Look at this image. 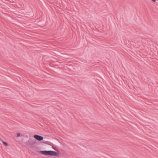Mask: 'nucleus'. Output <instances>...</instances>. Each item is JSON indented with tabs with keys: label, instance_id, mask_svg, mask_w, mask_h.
Wrapping results in <instances>:
<instances>
[{
	"label": "nucleus",
	"instance_id": "obj_1",
	"mask_svg": "<svg viewBox=\"0 0 158 158\" xmlns=\"http://www.w3.org/2000/svg\"><path fill=\"white\" fill-rule=\"evenodd\" d=\"M33 150L36 152L40 153L41 154L48 156H55L57 157L60 155L59 153L57 152L52 150L39 151L40 148L34 146L31 147Z\"/></svg>",
	"mask_w": 158,
	"mask_h": 158
},
{
	"label": "nucleus",
	"instance_id": "obj_2",
	"mask_svg": "<svg viewBox=\"0 0 158 158\" xmlns=\"http://www.w3.org/2000/svg\"><path fill=\"white\" fill-rule=\"evenodd\" d=\"M23 143L26 146L31 148H32L31 147H33L35 144L36 143L35 140H33L32 139L30 138L27 141L25 140L24 138L23 139Z\"/></svg>",
	"mask_w": 158,
	"mask_h": 158
},
{
	"label": "nucleus",
	"instance_id": "obj_3",
	"mask_svg": "<svg viewBox=\"0 0 158 158\" xmlns=\"http://www.w3.org/2000/svg\"><path fill=\"white\" fill-rule=\"evenodd\" d=\"M33 137L39 141H41L43 140L44 138L42 136L38 135H35Z\"/></svg>",
	"mask_w": 158,
	"mask_h": 158
},
{
	"label": "nucleus",
	"instance_id": "obj_4",
	"mask_svg": "<svg viewBox=\"0 0 158 158\" xmlns=\"http://www.w3.org/2000/svg\"><path fill=\"white\" fill-rule=\"evenodd\" d=\"M41 142L52 146V148H54V147L55 146L53 143L49 141H45Z\"/></svg>",
	"mask_w": 158,
	"mask_h": 158
},
{
	"label": "nucleus",
	"instance_id": "obj_5",
	"mask_svg": "<svg viewBox=\"0 0 158 158\" xmlns=\"http://www.w3.org/2000/svg\"><path fill=\"white\" fill-rule=\"evenodd\" d=\"M28 136L27 135H25L24 137L23 138L22 140V142H23V139L24 138V140H27V139H28Z\"/></svg>",
	"mask_w": 158,
	"mask_h": 158
},
{
	"label": "nucleus",
	"instance_id": "obj_6",
	"mask_svg": "<svg viewBox=\"0 0 158 158\" xmlns=\"http://www.w3.org/2000/svg\"><path fill=\"white\" fill-rule=\"evenodd\" d=\"M2 143L3 144L6 146H7L8 145V143L6 142L2 141Z\"/></svg>",
	"mask_w": 158,
	"mask_h": 158
},
{
	"label": "nucleus",
	"instance_id": "obj_7",
	"mask_svg": "<svg viewBox=\"0 0 158 158\" xmlns=\"http://www.w3.org/2000/svg\"><path fill=\"white\" fill-rule=\"evenodd\" d=\"M16 134H17L16 137L21 136V134L20 133L17 132Z\"/></svg>",
	"mask_w": 158,
	"mask_h": 158
},
{
	"label": "nucleus",
	"instance_id": "obj_8",
	"mask_svg": "<svg viewBox=\"0 0 158 158\" xmlns=\"http://www.w3.org/2000/svg\"><path fill=\"white\" fill-rule=\"evenodd\" d=\"M25 134H21V136H25Z\"/></svg>",
	"mask_w": 158,
	"mask_h": 158
},
{
	"label": "nucleus",
	"instance_id": "obj_9",
	"mask_svg": "<svg viewBox=\"0 0 158 158\" xmlns=\"http://www.w3.org/2000/svg\"><path fill=\"white\" fill-rule=\"evenodd\" d=\"M151 0L153 2H155L156 1V0Z\"/></svg>",
	"mask_w": 158,
	"mask_h": 158
}]
</instances>
